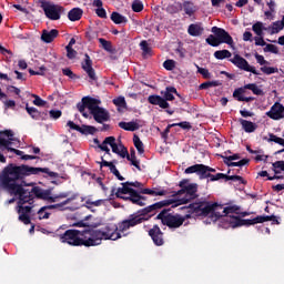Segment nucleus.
<instances>
[{"instance_id": "60", "label": "nucleus", "mask_w": 284, "mask_h": 284, "mask_svg": "<svg viewBox=\"0 0 284 284\" xmlns=\"http://www.w3.org/2000/svg\"><path fill=\"white\" fill-rule=\"evenodd\" d=\"M63 113L61 112V110H51V111H49V116L51 118V119H54V120H57V119H61V115H62Z\"/></svg>"}, {"instance_id": "20", "label": "nucleus", "mask_w": 284, "mask_h": 284, "mask_svg": "<svg viewBox=\"0 0 284 284\" xmlns=\"http://www.w3.org/2000/svg\"><path fill=\"white\" fill-rule=\"evenodd\" d=\"M98 163L100 164V168H109L111 174L116 176L118 181H125V178L121 175V173L119 172V169H116V165H114V162H108L103 160V158H101V162H98Z\"/></svg>"}, {"instance_id": "62", "label": "nucleus", "mask_w": 284, "mask_h": 284, "mask_svg": "<svg viewBox=\"0 0 284 284\" xmlns=\"http://www.w3.org/2000/svg\"><path fill=\"white\" fill-rule=\"evenodd\" d=\"M68 59L77 58V50H73L72 47H65Z\"/></svg>"}, {"instance_id": "63", "label": "nucleus", "mask_w": 284, "mask_h": 284, "mask_svg": "<svg viewBox=\"0 0 284 284\" xmlns=\"http://www.w3.org/2000/svg\"><path fill=\"white\" fill-rule=\"evenodd\" d=\"M255 59L260 65H267V63H270V62H267V60H265V57H263L258 53H255Z\"/></svg>"}, {"instance_id": "46", "label": "nucleus", "mask_w": 284, "mask_h": 284, "mask_svg": "<svg viewBox=\"0 0 284 284\" xmlns=\"http://www.w3.org/2000/svg\"><path fill=\"white\" fill-rule=\"evenodd\" d=\"M195 68L197 69L199 74H202L203 79H212V73H210V70L201 68L199 64H195Z\"/></svg>"}, {"instance_id": "57", "label": "nucleus", "mask_w": 284, "mask_h": 284, "mask_svg": "<svg viewBox=\"0 0 284 284\" xmlns=\"http://www.w3.org/2000/svg\"><path fill=\"white\" fill-rule=\"evenodd\" d=\"M62 74H64V77H69V79H79V75L72 72L70 68L62 69Z\"/></svg>"}, {"instance_id": "59", "label": "nucleus", "mask_w": 284, "mask_h": 284, "mask_svg": "<svg viewBox=\"0 0 284 284\" xmlns=\"http://www.w3.org/2000/svg\"><path fill=\"white\" fill-rule=\"evenodd\" d=\"M173 125H175V128H181L182 130H192V124H190L187 121L173 123Z\"/></svg>"}, {"instance_id": "16", "label": "nucleus", "mask_w": 284, "mask_h": 284, "mask_svg": "<svg viewBox=\"0 0 284 284\" xmlns=\"http://www.w3.org/2000/svg\"><path fill=\"white\" fill-rule=\"evenodd\" d=\"M266 116L272 119L273 121H278L284 118V105L280 102H275L268 112H266Z\"/></svg>"}, {"instance_id": "19", "label": "nucleus", "mask_w": 284, "mask_h": 284, "mask_svg": "<svg viewBox=\"0 0 284 284\" xmlns=\"http://www.w3.org/2000/svg\"><path fill=\"white\" fill-rule=\"evenodd\" d=\"M148 102L151 105H159L162 110H168L170 108V103L165 101V99L158 94H152L148 97Z\"/></svg>"}, {"instance_id": "28", "label": "nucleus", "mask_w": 284, "mask_h": 284, "mask_svg": "<svg viewBox=\"0 0 284 284\" xmlns=\"http://www.w3.org/2000/svg\"><path fill=\"white\" fill-rule=\"evenodd\" d=\"M83 17V10L81 8H73L68 12L69 21H81Z\"/></svg>"}, {"instance_id": "9", "label": "nucleus", "mask_w": 284, "mask_h": 284, "mask_svg": "<svg viewBox=\"0 0 284 284\" xmlns=\"http://www.w3.org/2000/svg\"><path fill=\"white\" fill-rule=\"evenodd\" d=\"M199 184L196 183H191L187 184L185 189H181L178 192H175L174 196H181L184 194V197L180 199V205H185L190 203V201H194L195 199H199Z\"/></svg>"}, {"instance_id": "33", "label": "nucleus", "mask_w": 284, "mask_h": 284, "mask_svg": "<svg viewBox=\"0 0 284 284\" xmlns=\"http://www.w3.org/2000/svg\"><path fill=\"white\" fill-rule=\"evenodd\" d=\"M111 21L116 26H121V23H128V18L116 11H113L111 13Z\"/></svg>"}, {"instance_id": "52", "label": "nucleus", "mask_w": 284, "mask_h": 284, "mask_svg": "<svg viewBox=\"0 0 284 284\" xmlns=\"http://www.w3.org/2000/svg\"><path fill=\"white\" fill-rule=\"evenodd\" d=\"M261 72H263L264 74H276V72H278V68L261 67Z\"/></svg>"}, {"instance_id": "36", "label": "nucleus", "mask_w": 284, "mask_h": 284, "mask_svg": "<svg viewBox=\"0 0 284 284\" xmlns=\"http://www.w3.org/2000/svg\"><path fill=\"white\" fill-rule=\"evenodd\" d=\"M219 61H223V59H230L232 57V52L227 49L219 50L213 53Z\"/></svg>"}, {"instance_id": "17", "label": "nucleus", "mask_w": 284, "mask_h": 284, "mask_svg": "<svg viewBox=\"0 0 284 284\" xmlns=\"http://www.w3.org/2000/svg\"><path fill=\"white\" fill-rule=\"evenodd\" d=\"M149 236H151L154 245L158 247H161L165 243L163 240V231H161V227L159 225H154L150 231H149Z\"/></svg>"}, {"instance_id": "49", "label": "nucleus", "mask_w": 284, "mask_h": 284, "mask_svg": "<svg viewBox=\"0 0 284 284\" xmlns=\"http://www.w3.org/2000/svg\"><path fill=\"white\" fill-rule=\"evenodd\" d=\"M133 12H143V2L141 0H134L132 2Z\"/></svg>"}, {"instance_id": "38", "label": "nucleus", "mask_w": 284, "mask_h": 284, "mask_svg": "<svg viewBox=\"0 0 284 284\" xmlns=\"http://www.w3.org/2000/svg\"><path fill=\"white\" fill-rule=\"evenodd\" d=\"M283 23L281 21H275L272 23L271 27H268L270 34H278V32H281V30H283Z\"/></svg>"}, {"instance_id": "37", "label": "nucleus", "mask_w": 284, "mask_h": 284, "mask_svg": "<svg viewBox=\"0 0 284 284\" xmlns=\"http://www.w3.org/2000/svg\"><path fill=\"white\" fill-rule=\"evenodd\" d=\"M221 85V81H206L202 84H200L199 90H210V88H219Z\"/></svg>"}, {"instance_id": "8", "label": "nucleus", "mask_w": 284, "mask_h": 284, "mask_svg": "<svg viewBox=\"0 0 284 284\" xmlns=\"http://www.w3.org/2000/svg\"><path fill=\"white\" fill-rule=\"evenodd\" d=\"M40 8L43 10L47 19L50 21H59L61 19V14L65 12V8L60 4H54L45 0L40 1Z\"/></svg>"}, {"instance_id": "64", "label": "nucleus", "mask_w": 284, "mask_h": 284, "mask_svg": "<svg viewBox=\"0 0 284 284\" xmlns=\"http://www.w3.org/2000/svg\"><path fill=\"white\" fill-rule=\"evenodd\" d=\"M273 169L284 172V161H276L273 163Z\"/></svg>"}, {"instance_id": "2", "label": "nucleus", "mask_w": 284, "mask_h": 284, "mask_svg": "<svg viewBox=\"0 0 284 284\" xmlns=\"http://www.w3.org/2000/svg\"><path fill=\"white\" fill-rule=\"evenodd\" d=\"M115 226L105 225L102 229L67 230L60 235L61 243H67L73 247H97L102 241H119L121 233H114Z\"/></svg>"}, {"instance_id": "45", "label": "nucleus", "mask_w": 284, "mask_h": 284, "mask_svg": "<svg viewBox=\"0 0 284 284\" xmlns=\"http://www.w3.org/2000/svg\"><path fill=\"white\" fill-rule=\"evenodd\" d=\"M243 165H250V159H242L235 163H227V168H243Z\"/></svg>"}, {"instance_id": "55", "label": "nucleus", "mask_w": 284, "mask_h": 284, "mask_svg": "<svg viewBox=\"0 0 284 284\" xmlns=\"http://www.w3.org/2000/svg\"><path fill=\"white\" fill-rule=\"evenodd\" d=\"M33 100V105H38V108H43V105H45V100L41 99L39 95L37 94H32Z\"/></svg>"}, {"instance_id": "3", "label": "nucleus", "mask_w": 284, "mask_h": 284, "mask_svg": "<svg viewBox=\"0 0 284 284\" xmlns=\"http://www.w3.org/2000/svg\"><path fill=\"white\" fill-rule=\"evenodd\" d=\"M174 203V200H163L151 204L144 209L139 210L138 212L130 214L126 220H123L116 224H109V227H115L114 234H123V232H128L131 227H136V225H141V223H145L156 210H163V207H168Z\"/></svg>"}, {"instance_id": "50", "label": "nucleus", "mask_w": 284, "mask_h": 284, "mask_svg": "<svg viewBox=\"0 0 284 284\" xmlns=\"http://www.w3.org/2000/svg\"><path fill=\"white\" fill-rule=\"evenodd\" d=\"M224 164L227 165V163H235L232 161H239V159H241V154L235 153L233 155H229V156H224Z\"/></svg>"}, {"instance_id": "44", "label": "nucleus", "mask_w": 284, "mask_h": 284, "mask_svg": "<svg viewBox=\"0 0 284 284\" xmlns=\"http://www.w3.org/2000/svg\"><path fill=\"white\" fill-rule=\"evenodd\" d=\"M113 103L116 108H128V102H125V97H118L115 99H113Z\"/></svg>"}, {"instance_id": "32", "label": "nucleus", "mask_w": 284, "mask_h": 284, "mask_svg": "<svg viewBox=\"0 0 284 284\" xmlns=\"http://www.w3.org/2000/svg\"><path fill=\"white\" fill-rule=\"evenodd\" d=\"M245 90H251V92L253 94H255L256 97H264L265 92L263 91V89H261L256 83H248L244 85Z\"/></svg>"}, {"instance_id": "56", "label": "nucleus", "mask_w": 284, "mask_h": 284, "mask_svg": "<svg viewBox=\"0 0 284 284\" xmlns=\"http://www.w3.org/2000/svg\"><path fill=\"white\" fill-rule=\"evenodd\" d=\"M19 221H21V223H23L24 225H30L31 220H30V215L26 214V213H19Z\"/></svg>"}, {"instance_id": "1", "label": "nucleus", "mask_w": 284, "mask_h": 284, "mask_svg": "<svg viewBox=\"0 0 284 284\" xmlns=\"http://www.w3.org/2000/svg\"><path fill=\"white\" fill-rule=\"evenodd\" d=\"M48 174L51 179H59V173L50 171L48 168H34L26 164L7 165L0 173V185L4 189L10 196H18V214H30L32 212V205L34 204V197L28 190L23 189V184L19 183L26 176H32V174Z\"/></svg>"}, {"instance_id": "29", "label": "nucleus", "mask_w": 284, "mask_h": 284, "mask_svg": "<svg viewBox=\"0 0 284 284\" xmlns=\"http://www.w3.org/2000/svg\"><path fill=\"white\" fill-rule=\"evenodd\" d=\"M240 123L244 130V132H247L248 134H251L252 132H256V123L252 122V121H247L244 119L240 120Z\"/></svg>"}, {"instance_id": "5", "label": "nucleus", "mask_w": 284, "mask_h": 284, "mask_svg": "<svg viewBox=\"0 0 284 284\" xmlns=\"http://www.w3.org/2000/svg\"><path fill=\"white\" fill-rule=\"evenodd\" d=\"M171 209H163L156 216L155 221H161L162 225H166L170 230H176L187 221V219H192L190 214L185 216H181V214H172Z\"/></svg>"}, {"instance_id": "24", "label": "nucleus", "mask_w": 284, "mask_h": 284, "mask_svg": "<svg viewBox=\"0 0 284 284\" xmlns=\"http://www.w3.org/2000/svg\"><path fill=\"white\" fill-rule=\"evenodd\" d=\"M239 212H241V206L239 205H230L223 209V214H221L220 219H222L223 221L227 222V216H234L231 214H239Z\"/></svg>"}, {"instance_id": "14", "label": "nucleus", "mask_w": 284, "mask_h": 284, "mask_svg": "<svg viewBox=\"0 0 284 284\" xmlns=\"http://www.w3.org/2000/svg\"><path fill=\"white\" fill-rule=\"evenodd\" d=\"M184 174H197L200 181L210 179V173H207V165L205 164H194L184 170Z\"/></svg>"}, {"instance_id": "11", "label": "nucleus", "mask_w": 284, "mask_h": 284, "mask_svg": "<svg viewBox=\"0 0 284 284\" xmlns=\"http://www.w3.org/2000/svg\"><path fill=\"white\" fill-rule=\"evenodd\" d=\"M233 65L239 68V70H244V72H252V74L258 75L261 74L260 72L256 71V67L250 65V62L245 60V58L235 54L233 59L229 60Z\"/></svg>"}, {"instance_id": "22", "label": "nucleus", "mask_w": 284, "mask_h": 284, "mask_svg": "<svg viewBox=\"0 0 284 284\" xmlns=\"http://www.w3.org/2000/svg\"><path fill=\"white\" fill-rule=\"evenodd\" d=\"M82 101H85L84 104L87 105L88 110L90 111V114H92L94 111L100 109L101 106V100L92 97H84L82 98Z\"/></svg>"}, {"instance_id": "15", "label": "nucleus", "mask_w": 284, "mask_h": 284, "mask_svg": "<svg viewBox=\"0 0 284 284\" xmlns=\"http://www.w3.org/2000/svg\"><path fill=\"white\" fill-rule=\"evenodd\" d=\"M226 223H229L230 227H232L233 230L236 227H243V225H256V223L254 222V219L252 220H243L240 219L239 216H226Z\"/></svg>"}, {"instance_id": "23", "label": "nucleus", "mask_w": 284, "mask_h": 284, "mask_svg": "<svg viewBox=\"0 0 284 284\" xmlns=\"http://www.w3.org/2000/svg\"><path fill=\"white\" fill-rule=\"evenodd\" d=\"M58 37H59V30L57 29H52L50 31L43 30L41 34V40L44 43H52V41H54V39H57Z\"/></svg>"}, {"instance_id": "53", "label": "nucleus", "mask_w": 284, "mask_h": 284, "mask_svg": "<svg viewBox=\"0 0 284 284\" xmlns=\"http://www.w3.org/2000/svg\"><path fill=\"white\" fill-rule=\"evenodd\" d=\"M225 181H240L243 185H245V180L241 175H227L225 174Z\"/></svg>"}, {"instance_id": "43", "label": "nucleus", "mask_w": 284, "mask_h": 284, "mask_svg": "<svg viewBox=\"0 0 284 284\" xmlns=\"http://www.w3.org/2000/svg\"><path fill=\"white\" fill-rule=\"evenodd\" d=\"M243 94H245V87L235 89L233 98H235L236 101L243 102Z\"/></svg>"}, {"instance_id": "12", "label": "nucleus", "mask_w": 284, "mask_h": 284, "mask_svg": "<svg viewBox=\"0 0 284 284\" xmlns=\"http://www.w3.org/2000/svg\"><path fill=\"white\" fill-rule=\"evenodd\" d=\"M30 194L34 199H41L42 201H49L50 203H57V197L52 196V191L50 190H43L41 186H33L31 189Z\"/></svg>"}, {"instance_id": "47", "label": "nucleus", "mask_w": 284, "mask_h": 284, "mask_svg": "<svg viewBox=\"0 0 284 284\" xmlns=\"http://www.w3.org/2000/svg\"><path fill=\"white\" fill-rule=\"evenodd\" d=\"M80 133L81 134H95L97 133V128L95 126H90V125H82Z\"/></svg>"}, {"instance_id": "18", "label": "nucleus", "mask_w": 284, "mask_h": 284, "mask_svg": "<svg viewBox=\"0 0 284 284\" xmlns=\"http://www.w3.org/2000/svg\"><path fill=\"white\" fill-rule=\"evenodd\" d=\"M91 115L97 123H105L110 121V111L101 106L99 109H95V111H93Z\"/></svg>"}, {"instance_id": "6", "label": "nucleus", "mask_w": 284, "mask_h": 284, "mask_svg": "<svg viewBox=\"0 0 284 284\" xmlns=\"http://www.w3.org/2000/svg\"><path fill=\"white\" fill-rule=\"evenodd\" d=\"M211 32H213V34H210L205 39V42L212 48H219L222 43H226V45L234 48V39L225 29L212 27Z\"/></svg>"}, {"instance_id": "21", "label": "nucleus", "mask_w": 284, "mask_h": 284, "mask_svg": "<svg viewBox=\"0 0 284 284\" xmlns=\"http://www.w3.org/2000/svg\"><path fill=\"white\" fill-rule=\"evenodd\" d=\"M255 45H266L263 51L264 52H272V54H278V47L274 44H266L265 40L263 39V36H258L254 38Z\"/></svg>"}, {"instance_id": "7", "label": "nucleus", "mask_w": 284, "mask_h": 284, "mask_svg": "<svg viewBox=\"0 0 284 284\" xmlns=\"http://www.w3.org/2000/svg\"><path fill=\"white\" fill-rule=\"evenodd\" d=\"M12 136H14V134L10 130L0 131V148H6L8 152H13L17 156H21L22 161H34L39 159L37 155L23 154V151L10 148V145H12V141H14Z\"/></svg>"}, {"instance_id": "31", "label": "nucleus", "mask_w": 284, "mask_h": 284, "mask_svg": "<svg viewBox=\"0 0 284 284\" xmlns=\"http://www.w3.org/2000/svg\"><path fill=\"white\" fill-rule=\"evenodd\" d=\"M140 194H149L150 196H165L168 191L165 190H156V189H142Z\"/></svg>"}, {"instance_id": "34", "label": "nucleus", "mask_w": 284, "mask_h": 284, "mask_svg": "<svg viewBox=\"0 0 284 284\" xmlns=\"http://www.w3.org/2000/svg\"><path fill=\"white\" fill-rule=\"evenodd\" d=\"M26 110L28 114L33 119L34 121H39L41 119V112L37 110L34 106H29L28 103L26 104Z\"/></svg>"}, {"instance_id": "39", "label": "nucleus", "mask_w": 284, "mask_h": 284, "mask_svg": "<svg viewBox=\"0 0 284 284\" xmlns=\"http://www.w3.org/2000/svg\"><path fill=\"white\" fill-rule=\"evenodd\" d=\"M141 193H139V191H134L131 203H133V205H139L140 207H145V202L141 201Z\"/></svg>"}, {"instance_id": "40", "label": "nucleus", "mask_w": 284, "mask_h": 284, "mask_svg": "<svg viewBox=\"0 0 284 284\" xmlns=\"http://www.w3.org/2000/svg\"><path fill=\"white\" fill-rule=\"evenodd\" d=\"M98 41L99 43H101V47L103 48V50H105V52H114L111 41H108L103 38H99Z\"/></svg>"}, {"instance_id": "51", "label": "nucleus", "mask_w": 284, "mask_h": 284, "mask_svg": "<svg viewBox=\"0 0 284 284\" xmlns=\"http://www.w3.org/2000/svg\"><path fill=\"white\" fill-rule=\"evenodd\" d=\"M77 108L79 112L82 113V116H84V119H88V113L85 112V108H88V104H85V101L82 100V102H79L77 104Z\"/></svg>"}, {"instance_id": "58", "label": "nucleus", "mask_w": 284, "mask_h": 284, "mask_svg": "<svg viewBox=\"0 0 284 284\" xmlns=\"http://www.w3.org/2000/svg\"><path fill=\"white\" fill-rule=\"evenodd\" d=\"M85 204L89 210L90 207H92L91 205H93L94 207H100V205H103V200H97L93 202L91 200H87Z\"/></svg>"}, {"instance_id": "42", "label": "nucleus", "mask_w": 284, "mask_h": 284, "mask_svg": "<svg viewBox=\"0 0 284 284\" xmlns=\"http://www.w3.org/2000/svg\"><path fill=\"white\" fill-rule=\"evenodd\" d=\"M183 9H184L185 14H187L189 17H192V14H194V3L190 2V1H184Z\"/></svg>"}, {"instance_id": "30", "label": "nucleus", "mask_w": 284, "mask_h": 284, "mask_svg": "<svg viewBox=\"0 0 284 284\" xmlns=\"http://www.w3.org/2000/svg\"><path fill=\"white\" fill-rule=\"evenodd\" d=\"M203 27H201L200 24H190L187 28V33L190 34V37H201V34H203Z\"/></svg>"}, {"instance_id": "27", "label": "nucleus", "mask_w": 284, "mask_h": 284, "mask_svg": "<svg viewBox=\"0 0 284 284\" xmlns=\"http://www.w3.org/2000/svg\"><path fill=\"white\" fill-rule=\"evenodd\" d=\"M119 128L121 130H125V132H136L141 126L139 123L131 121V122H119Z\"/></svg>"}, {"instance_id": "41", "label": "nucleus", "mask_w": 284, "mask_h": 284, "mask_svg": "<svg viewBox=\"0 0 284 284\" xmlns=\"http://www.w3.org/2000/svg\"><path fill=\"white\" fill-rule=\"evenodd\" d=\"M253 32L257 34V37H263V30H268L267 28L263 27V22H256L252 26Z\"/></svg>"}, {"instance_id": "10", "label": "nucleus", "mask_w": 284, "mask_h": 284, "mask_svg": "<svg viewBox=\"0 0 284 284\" xmlns=\"http://www.w3.org/2000/svg\"><path fill=\"white\" fill-rule=\"evenodd\" d=\"M79 199V193H74L73 195H71L69 199L64 200L61 203L58 204H51V205H47V206H42L39 211H38V216L40 221H43V219H50V213L45 212V210H59L65 205H68V203H71V201H74Z\"/></svg>"}, {"instance_id": "26", "label": "nucleus", "mask_w": 284, "mask_h": 284, "mask_svg": "<svg viewBox=\"0 0 284 284\" xmlns=\"http://www.w3.org/2000/svg\"><path fill=\"white\" fill-rule=\"evenodd\" d=\"M121 185L122 187H119L116 190L115 196H123V194H134V192L136 191L130 186V181L122 182Z\"/></svg>"}, {"instance_id": "35", "label": "nucleus", "mask_w": 284, "mask_h": 284, "mask_svg": "<svg viewBox=\"0 0 284 284\" xmlns=\"http://www.w3.org/2000/svg\"><path fill=\"white\" fill-rule=\"evenodd\" d=\"M133 144H134V148L138 150V154L145 153V146L143 145L141 138H139V135L136 134L133 135Z\"/></svg>"}, {"instance_id": "61", "label": "nucleus", "mask_w": 284, "mask_h": 284, "mask_svg": "<svg viewBox=\"0 0 284 284\" xmlns=\"http://www.w3.org/2000/svg\"><path fill=\"white\" fill-rule=\"evenodd\" d=\"M209 179H210L211 182L221 181V179H225V173H217L215 175L210 173Z\"/></svg>"}, {"instance_id": "54", "label": "nucleus", "mask_w": 284, "mask_h": 284, "mask_svg": "<svg viewBox=\"0 0 284 284\" xmlns=\"http://www.w3.org/2000/svg\"><path fill=\"white\" fill-rule=\"evenodd\" d=\"M163 68L165 70L172 71L176 68V62L174 60H166L163 62Z\"/></svg>"}, {"instance_id": "13", "label": "nucleus", "mask_w": 284, "mask_h": 284, "mask_svg": "<svg viewBox=\"0 0 284 284\" xmlns=\"http://www.w3.org/2000/svg\"><path fill=\"white\" fill-rule=\"evenodd\" d=\"M81 68L88 74L90 83L93 81H99L97 71L92 67V59L90 58V54H84V60L81 62Z\"/></svg>"}, {"instance_id": "25", "label": "nucleus", "mask_w": 284, "mask_h": 284, "mask_svg": "<svg viewBox=\"0 0 284 284\" xmlns=\"http://www.w3.org/2000/svg\"><path fill=\"white\" fill-rule=\"evenodd\" d=\"M161 94L164 101L168 103V101H174V94L179 97V91H176V88L174 87H166L165 91H161Z\"/></svg>"}, {"instance_id": "48", "label": "nucleus", "mask_w": 284, "mask_h": 284, "mask_svg": "<svg viewBox=\"0 0 284 284\" xmlns=\"http://www.w3.org/2000/svg\"><path fill=\"white\" fill-rule=\"evenodd\" d=\"M140 48L143 52V54H150V52H152V48H150V44L148 43V40H142L140 42Z\"/></svg>"}, {"instance_id": "4", "label": "nucleus", "mask_w": 284, "mask_h": 284, "mask_svg": "<svg viewBox=\"0 0 284 284\" xmlns=\"http://www.w3.org/2000/svg\"><path fill=\"white\" fill-rule=\"evenodd\" d=\"M223 210L222 205H219V203L216 202H210V201H205V200H197L193 203H191L189 206H184L182 207V210H189L187 214H190V216H192V214H194V216H210L211 214V219L212 221H219V219H221V213L216 212V210Z\"/></svg>"}]
</instances>
